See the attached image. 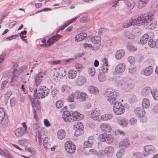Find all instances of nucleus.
<instances>
[{
	"label": "nucleus",
	"mask_w": 158,
	"mask_h": 158,
	"mask_svg": "<svg viewBox=\"0 0 158 158\" xmlns=\"http://www.w3.org/2000/svg\"><path fill=\"white\" fill-rule=\"evenodd\" d=\"M105 97L108 102L111 104L114 103L113 110L115 114L120 115L125 111V107L123 105L116 100L118 93L110 89H107L104 93Z\"/></svg>",
	"instance_id": "nucleus-1"
},
{
	"label": "nucleus",
	"mask_w": 158,
	"mask_h": 158,
	"mask_svg": "<svg viewBox=\"0 0 158 158\" xmlns=\"http://www.w3.org/2000/svg\"><path fill=\"white\" fill-rule=\"evenodd\" d=\"M153 16L152 13L140 14L138 15V20L140 21V24H145L146 29L152 30L156 27V22L153 19Z\"/></svg>",
	"instance_id": "nucleus-2"
},
{
	"label": "nucleus",
	"mask_w": 158,
	"mask_h": 158,
	"mask_svg": "<svg viewBox=\"0 0 158 158\" xmlns=\"http://www.w3.org/2000/svg\"><path fill=\"white\" fill-rule=\"evenodd\" d=\"M49 91L48 89L42 86L39 89L38 93H37V89H35L34 92V96L35 99L43 98L48 95Z\"/></svg>",
	"instance_id": "nucleus-3"
},
{
	"label": "nucleus",
	"mask_w": 158,
	"mask_h": 158,
	"mask_svg": "<svg viewBox=\"0 0 158 158\" xmlns=\"http://www.w3.org/2000/svg\"><path fill=\"white\" fill-rule=\"evenodd\" d=\"M118 84V86H121L123 89H129L133 87L134 84L133 81L130 79L127 80L121 81Z\"/></svg>",
	"instance_id": "nucleus-4"
},
{
	"label": "nucleus",
	"mask_w": 158,
	"mask_h": 158,
	"mask_svg": "<svg viewBox=\"0 0 158 158\" xmlns=\"http://www.w3.org/2000/svg\"><path fill=\"white\" fill-rule=\"evenodd\" d=\"M61 37V36L58 34L52 36L47 40L45 44V46L47 47L51 46L55 42L58 41Z\"/></svg>",
	"instance_id": "nucleus-5"
},
{
	"label": "nucleus",
	"mask_w": 158,
	"mask_h": 158,
	"mask_svg": "<svg viewBox=\"0 0 158 158\" xmlns=\"http://www.w3.org/2000/svg\"><path fill=\"white\" fill-rule=\"evenodd\" d=\"M64 148L67 152L70 154L74 153L76 149L75 145L72 143H70L68 142H67L65 143Z\"/></svg>",
	"instance_id": "nucleus-6"
},
{
	"label": "nucleus",
	"mask_w": 158,
	"mask_h": 158,
	"mask_svg": "<svg viewBox=\"0 0 158 158\" xmlns=\"http://www.w3.org/2000/svg\"><path fill=\"white\" fill-rule=\"evenodd\" d=\"M130 144V141L128 139L125 138L121 140L119 143L118 146L119 148L123 149L127 148Z\"/></svg>",
	"instance_id": "nucleus-7"
},
{
	"label": "nucleus",
	"mask_w": 158,
	"mask_h": 158,
	"mask_svg": "<svg viewBox=\"0 0 158 158\" xmlns=\"http://www.w3.org/2000/svg\"><path fill=\"white\" fill-rule=\"evenodd\" d=\"M70 112L71 113L72 119V122H73L76 120H80L84 118V116L83 115L80 114L77 112L71 111Z\"/></svg>",
	"instance_id": "nucleus-8"
},
{
	"label": "nucleus",
	"mask_w": 158,
	"mask_h": 158,
	"mask_svg": "<svg viewBox=\"0 0 158 158\" xmlns=\"http://www.w3.org/2000/svg\"><path fill=\"white\" fill-rule=\"evenodd\" d=\"M138 16L135 19H130L127 21L126 23L124 25V28H128L131 25H134L135 23L140 24V21L138 20Z\"/></svg>",
	"instance_id": "nucleus-9"
},
{
	"label": "nucleus",
	"mask_w": 158,
	"mask_h": 158,
	"mask_svg": "<svg viewBox=\"0 0 158 158\" xmlns=\"http://www.w3.org/2000/svg\"><path fill=\"white\" fill-rule=\"evenodd\" d=\"M44 73L40 72L34 76L35 83L38 86L42 81V78L44 77Z\"/></svg>",
	"instance_id": "nucleus-10"
},
{
	"label": "nucleus",
	"mask_w": 158,
	"mask_h": 158,
	"mask_svg": "<svg viewBox=\"0 0 158 158\" xmlns=\"http://www.w3.org/2000/svg\"><path fill=\"white\" fill-rule=\"evenodd\" d=\"M35 133L36 135L38 136L39 144L41 145L42 144L41 139L42 138V136L43 135H46L47 133L46 130L44 128H41L38 131H36Z\"/></svg>",
	"instance_id": "nucleus-11"
},
{
	"label": "nucleus",
	"mask_w": 158,
	"mask_h": 158,
	"mask_svg": "<svg viewBox=\"0 0 158 158\" xmlns=\"http://www.w3.org/2000/svg\"><path fill=\"white\" fill-rule=\"evenodd\" d=\"M126 69V65L124 63H121L118 64L115 67V72L118 74L123 73Z\"/></svg>",
	"instance_id": "nucleus-12"
},
{
	"label": "nucleus",
	"mask_w": 158,
	"mask_h": 158,
	"mask_svg": "<svg viewBox=\"0 0 158 158\" xmlns=\"http://www.w3.org/2000/svg\"><path fill=\"white\" fill-rule=\"evenodd\" d=\"M62 118L66 122L69 123L72 122V118L71 113L69 111H65L63 112Z\"/></svg>",
	"instance_id": "nucleus-13"
},
{
	"label": "nucleus",
	"mask_w": 158,
	"mask_h": 158,
	"mask_svg": "<svg viewBox=\"0 0 158 158\" xmlns=\"http://www.w3.org/2000/svg\"><path fill=\"white\" fill-rule=\"evenodd\" d=\"M104 151L106 155L108 157H110L113 155L114 150L112 146H109L105 148Z\"/></svg>",
	"instance_id": "nucleus-14"
},
{
	"label": "nucleus",
	"mask_w": 158,
	"mask_h": 158,
	"mask_svg": "<svg viewBox=\"0 0 158 158\" xmlns=\"http://www.w3.org/2000/svg\"><path fill=\"white\" fill-rule=\"evenodd\" d=\"M66 74V72L65 69L63 68L59 69L56 73H55L54 76L57 77L62 78L65 77Z\"/></svg>",
	"instance_id": "nucleus-15"
},
{
	"label": "nucleus",
	"mask_w": 158,
	"mask_h": 158,
	"mask_svg": "<svg viewBox=\"0 0 158 158\" xmlns=\"http://www.w3.org/2000/svg\"><path fill=\"white\" fill-rule=\"evenodd\" d=\"M134 112L135 115L138 117L142 118L145 115V110L141 107L136 108Z\"/></svg>",
	"instance_id": "nucleus-16"
},
{
	"label": "nucleus",
	"mask_w": 158,
	"mask_h": 158,
	"mask_svg": "<svg viewBox=\"0 0 158 158\" xmlns=\"http://www.w3.org/2000/svg\"><path fill=\"white\" fill-rule=\"evenodd\" d=\"M100 110L96 108L91 113L90 117L94 120H98L99 119V115Z\"/></svg>",
	"instance_id": "nucleus-17"
},
{
	"label": "nucleus",
	"mask_w": 158,
	"mask_h": 158,
	"mask_svg": "<svg viewBox=\"0 0 158 158\" xmlns=\"http://www.w3.org/2000/svg\"><path fill=\"white\" fill-rule=\"evenodd\" d=\"M86 77L82 75H79L77 79L76 84L78 86H81L86 82Z\"/></svg>",
	"instance_id": "nucleus-18"
},
{
	"label": "nucleus",
	"mask_w": 158,
	"mask_h": 158,
	"mask_svg": "<svg viewBox=\"0 0 158 158\" xmlns=\"http://www.w3.org/2000/svg\"><path fill=\"white\" fill-rule=\"evenodd\" d=\"M153 70V67L152 66H149L143 70L141 71V73L146 76H149L152 74Z\"/></svg>",
	"instance_id": "nucleus-19"
},
{
	"label": "nucleus",
	"mask_w": 158,
	"mask_h": 158,
	"mask_svg": "<svg viewBox=\"0 0 158 158\" xmlns=\"http://www.w3.org/2000/svg\"><path fill=\"white\" fill-rule=\"evenodd\" d=\"M144 149L145 152L149 154L154 153L156 152L155 148L152 145H148L145 146Z\"/></svg>",
	"instance_id": "nucleus-20"
},
{
	"label": "nucleus",
	"mask_w": 158,
	"mask_h": 158,
	"mask_svg": "<svg viewBox=\"0 0 158 158\" xmlns=\"http://www.w3.org/2000/svg\"><path fill=\"white\" fill-rule=\"evenodd\" d=\"M100 127L102 130L105 132H109L111 130V127L109 124L102 123Z\"/></svg>",
	"instance_id": "nucleus-21"
},
{
	"label": "nucleus",
	"mask_w": 158,
	"mask_h": 158,
	"mask_svg": "<svg viewBox=\"0 0 158 158\" xmlns=\"http://www.w3.org/2000/svg\"><path fill=\"white\" fill-rule=\"evenodd\" d=\"M61 92L64 94H68L71 91V88L69 86L64 85L62 86L61 88Z\"/></svg>",
	"instance_id": "nucleus-22"
},
{
	"label": "nucleus",
	"mask_w": 158,
	"mask_h": 158,
	"mask_svg": "<svg viewBox=\"0 0 158 158\" xmlns=\"http://www.w3.org/2000/svg\"><path fill=\"white\" fill-rule=\"evenodd\" d=\"M142 108L148 109L150 106V102L149 100L147 98H144L143 99L142 102Z\"/></svg>",
	"instance_id": "nucleus-23"
},
{
	"label": "nucleus",
	"mask_w": 158,
	"mask_h": 158,
	"mask_svg": "<svg viewBox=\"0 0 158 158\" xmlns=\"http://www.w3.org/2000/svg\"><path fill=\"white\" fill-rule=\"evenodd\" d=\"M125 52L123 49L118 50L115 54V57L117 60L121 59L125 55Z\"/></svg>",
	"instance_id": "nucleus-24"
},
{
	"label": "nucleus",
	"mask_w": 158,
	"mask_h": 158,
	"mask_svg": "<svg viewBox=\"0 0 158 158\" xmlns=\"http://www.w3.org/2000/svg\"><path fill=\"white\" fill-rule=\"evenodd\" d=\"M25 129H22V127H19L16 129L15 131V133L16 136L20 137L23 135L26 132Z\"/></svg>",
	"instance_id": "nucleus-25"
},
{
	"label": "nucleus",
	"mask_w": 158,
	"mask_h": 158,
	"mask_svg": "<svg viewBox=\"0 0 158 158\" xmlns=\"http://www.w3.org/2000/svg\"><path fill=\"white\" fill-rule=\"evenodd\" d=\"M77 74V72L74 69H71L69 70L68 73V77L70 79L75 78Z\"/></svg>",
	"instance_id": "nucleus-26"
},
{
	"label": "nucleus",
	"mask_w": 158,
	"mask_h": 158,
	"mask_svg": "<svg viewBox=\"0 0 158 158\" xmlns=\"http://www.w3.org/2000/svg\"><path fill=\"white\" fill-rule=\"evenodd\" d=\"M87 36V34L85 33H80L76 36L75 40L77 42L80 41L84 40Z\"/></svg>",
	"instance_id": "nucleus-27"
},
{
	"label": "nucleus",
	"mask_w": 158,
	"mask_h": 158,
	"mask_svg": "<svg viewBox=\"0 0 158 158\" xmlns=\"http://www.w3.org/2000/svg\"><path fill=\"white\" fill-rule=\"evenodd\" d=\"M57 137L60 139H64L66 135V132L63 129H60L58 130L57 132Z\"/></svg>",
	"instance_id": "nucleus-28"
},
{
	"label": "nucleus",
	"mask_w": 158,
	"mask_h": 158,
	"mask_svg": "<svg viewBox=\"0 0 158 158\" xmlns=\"http://www.w3.org/2000/svg\"><path fill=\"white\" fill-rule=\"evenodd\" d=\"M126 48L129 51L132 52L137 50V48L130 42H128L126 44Z\"/></svg>",
	"instance_id": "nucleus-29"
},
{
	"label": "nucleus",
	"mask_w": 158,
	"mask_h": 158,
	"mask_svg": "<svg viewBox=\"0 0 158 158\" xmlns=\"http://www.w3.org/2000/svg\"><path fill=\"white\" fill-rule=\"evenodd\" d=\"M152 90L149 87H146L144 88L142 91V94L144 96L147 97L151 94Z\"/></svg>",
	"instance_id": "nucleus-30"
},
{
	"label": "nucleus",
	"mask_w": 158,
	"mask_h": 158,
	"mask_svg": "<svg viewBox=\"0 0 158 158\" xmlns=\"http://www.w3.org/2000/svg\"><path fill=\"white\" fill-rule=\"evenodd\" d=\"M77 18V17H76L67 21L65 24H63L60 27V29L61 30H64L66 27L73 23L74 21Z\"/></svg>",
	"instance_id": "nucleus-31"
},
{
	"label": "nucleus",
	"mask_w": 158,
	"mask_h": 158,
	"mask_svg": "<svg viewBox=\"0 0 158 158\" xmlns=\"http://www.w3.org/2000/svg\"><path fill=\"white\" fill-rule=\"evenodd\" d=\"M125 3L128 6V8L129 10H132L135 6L134 2L131 0H126Z\"/></svg>",
	"instance_id": "nucleus-32"
},
{
	"label": "nucleus",
	"mask_w": 158,
	"mask_h": 158,
	"mask_svg": "<svg viewBox=\"0 0 158 158\" xmlns=\"http://www.w3.org/2000/svg\"><path fill=\"white\" fill-rule=\"evenodd\" d=\"M113 116L112 114H106L102 115L101 116V119L102 120L108 121L111 119Z\"/></svg>",
	"instance_id": "nucleus-33"
},
{
	"label": "nucleus",
	"mask_w": 158,
	"mask_h": 158,
	"mask_svg": "<svg viewBox=\"0 0 158 158\" xmlns=\"http://www.w3.org/2000/svg\"><path fill=\"white\" fill-rule=\"evenodd\" d=\"M88 89L90 93L95 95L98 94L99 92L98 89L93 86H89Z\"/></svg>",
	"instance_id": "nucleus-34"
},
{
	"label": "nucleus",
	"mask_w": 158,
	"mask_h": 158,
	"mask_svg": "<svg viewBox=\"0 0 158 158\" xmlns=\"http://www.w3.org/2000/svg\"><path fill=\"white\" fill-rule=\"evenodd\" d=\"M149 35L148 34H144L140 38V44H144L147 43V42L149 39Z\"/></svg>",
	"instance_id": "nucleus-35"
},
{
	"label": "nucleus",
	"mask_w": 158,
	"mask_h": 158,
	"mask_svg": "<svg viewBox=\"0 0 158 158\" xmlns=\"http://www.w3.org/2000/svg\"><path fill=\"white\" fill-rule=\"evenodd\" d=\"M124 36L130 39H133L135 37V35L131 32L126 31L124 33Z\"/></svg>",
	"instance_id": "nucleus-36"
},
{
	"label": "nucleus",
	"mask_w": 158,
	"mask_h": 158,
	"mask_svg": "<svg viewBox=\"0 0 158 158\" xmlns=\"http://www.w3.org/2000/svg\"><path fill=\"white\" fill-rule=\"evenodd\" d=\"M17 72V70L16 69H14V70L13 72L12 76L10 77L9 78L11 79V85H13V82L15 81H16L18 77L17 75H15V73L16 72Z\"/></svg>",
	"instance_id": "nucleus-37"
},
{
	"label": "nucleus",
	"mask_w": 158,
	"mask_h": 158,
	"mask_svg": "<svg viewBox=\"0 0 158 158\" xmlns=\"http://www.w3.org/2000/svg\"><path fill=\"white\" fill-rule=\"evenodd\" d=\"M118 123L123 127H127L128 124L127 121L124 119H118Z\"/></svg>",
	"instance_id": "nucleus-38"
},
{
	"label": "nucleus",
	"mask_w": 158,
	"mask_h": 158,
	"mask_svg": "<svg viewBox=\"0 0 158 158\" xmlns=\"http://www.w3.org/2000/svg\"><path fill=\"white\" fill-rule=\"evenodd\" d=\"M101 40V38L100 36H97L93 37L91 40L92 43L96 44L99 43Z\"/></svg>",
	"instance_id": "nucleus-39"
},
{
	"label": "nucleus",
	"mask_w": 158,
	"mask_h": 158,
	"mask_svg": "<svg viewBox=\"0 0 158 158\" xmlns=\"http://www.w3.org/2000/svg\"><path fill=\"white\" fill-rule=\"evenodd\" d=\"M75 127L77 129H80L83 130V126L82 124L80 122H77L75 123L74 125Z\"/></svg>",
	"instance_id": "nucleus-40"
},
{
	"label": "nucleus",
	"mask_w": 158,
	"mask_h": 158,
	"mask_svg": "<svg viewBox=\"0 0 158 158\" xmlns=\"http://www.w3.org/2000/svg\"><path fill=\"white\" fill-rule=\"evenodd\" d=\"M144 2L141 0H139L137 3L138 8L139 9H141L144 7L147 4V3Z\"/></svg>",
	"instance_id": "nucleus-41"
},
{
	"label": "nucleus",
	"mask_w": 158,
	"mask_h": 158,
	"mask_svg": "<svg viewBox=\"0 0 158 158\" xmlns=\"http://www.w3.org/2000/svg\"><path fill=\"white\" fill-rule=\"evenodd\" d=\"M113 141V138L112 136L110 134H106L105 141L108 144H110Z\"/></svg>",
	"instance_id": "nucleus-42"
},
{
	"label": "nucleus",
	"mask_w": 158,
	"mask_h": 158,
	"mask_svg": "<svg viewBox=\"0 0 158 158\" xmlns=\"http://www.w3.org/2000/svg\"><path fill=\"white\" fill-rule=\"evenodd\" d=\"M154 99L156 100H158V91L152 89L151 94Z\"/></svg>",
	"instance_id": "nucleus-43"
},
{
	"label": "nucleus",
	"mask_w": 158,
	"mask_h": 158,
	"mask_svg": "<svg viewBox=\"0 0 158 158\" xmlns=\"http://www.w3.org/2000/svg\"><path fill=\"white\" fill-rule=\"evenodd\" d=\"M5 114V112L0 107V123H1L4 120Z\"/></svg>",
	"instance_id": "nucleus-44"
},
{
	"label": "nucleus",
	"mask_w": 158,
	"mask_h": 158,
	"mask_svg": "<svg viewBox=\"0 0 158 158\" xmlns=\"http://www.w3.org/2000/svg\"><path fill=\"white\" fill-rule=\"evenodd\" d=\"M93 143L91 141L87 140L84 143V147L85 148H92L93 146Z\"/></svg>",
	"instance_id": "nucleus-45"
},
{
	"label": "nucleus",
	"mask_w": 158,
	"mask_h": 158,
	"mask_svg": "<svg viewBox=\"0 0 158 158\" xmlns=\"http://www.w3.org/2000/svg\"><path fill=\"white\" fill-rule=\"evenodd\" d=\"M124 153V150L121 149L116 153V155L117 158H121Z\"/></svg>",
	"instance_id": "nucleus-46"
},
{
	"label": "nucleus",
	"mask_w": 158,
	"mask_h": 158,
	"mask_svg": "<svg viewBox=\"0 0 158 158\" xmlns=\"http://www.w3.org/2000/svg\"><path fill=\"white\" fill-rule=\"evenodd\" d=\"M97 156L99 158H103L106 155L104 150H100L97 152Z\"/></svg>",
	"instance_id": "nucleus-47"
},
{
	"label": "nucleus",
	"mask_w": 158,
	"mask_h": 158,
	"mask_svg": "<svg viewBox=\"0 0 158 158\" xmlns=\"http://www.w3.org/2000/svg\"><path fill=\"white\" fill-rule=\"evenodd\" d=\"M81 92L79 90H76L74 93H72L75 99H78L80 98Z\"/></svg>",
	"instance_id": "nucleus-48"
},
{
	"label": "nucleus",
	"mask_w": 158,
	"mask_h": 158,
	"mask_svg": "<svg viewBox=\"0 0 158 158\" xmlns=\"http://www.w3.org/2000/svg\"><path fill=\"white\" fill-rule=\"evenodd\" d=\"M80 98L81 101L82 102L85 101L87 97L86 94L84 92H82L81 93Z\"/></svg>",
	"instance_id": "nucleus-49"
},
{
	"label": "nucleus",
	"mask_w": 158,
	"mask_h": 158,
	"mask_svg": "<svg viewBox=\"0 0 158 158\" xmlns=\"http://www.w3.org/2000/svg\"><path fill=\"white\" fill-rule=\"evenodd\" d=\"M128 61L131 64H133L135 62V59L133 56H130L127 58Z\"/></svg>",
	"instance_id": "nucleus-50"
},
{
	"label": "nucleus",
	"mask_w": 158,
	"mask_h": 158,
	"mask_svg": "<svg viewBox=\"0 0 158 158\" xmlns=\"http://www.w3.org/2000/svg\"><path fill=\"white\" fill-rule=\"evenodd\" d=\"M95 68L94 67H91L89 69L88 72L90 76H93L95 73Z\"/></svg>",
	"instance_id": "nucleus-51"
},
{
	"label": "nucleus",
	"mask_w": 158,
	"mask_h": 158,
	"mask_svg": "<svg viewBox=\"0 0 158 158\" xmlns=\"http://www.w3.org/2000/svg\"><path fill=\"white\" fill-rule=\"evenodd\" d=\"M108 67V65H102V66L101 67V69H100V70H101L102 72L104 74H105V73H106L108 72L109 70Z\"/></svg>",
	"instance_id": "nucleus-52"
},
{
	"label": "nucleus",
	"mask_w": 158,
	"mask_h": 158,
	"mask_svg": "<svg viewBox=\"0 0 158 158\" xmlns=\"http://www.w3.org/2000/svg\"><path fill=\"white\" fill-rule=\"evenodd\" d=\"M148 44L151 48H154L156 45V42H155L152 39H150L148 42Z\"/></svg>",
	"instance_id": "nucleus-53"
},
{
	"label": "nucleus",
	"mask_w": 158,
	"mask_h": 158,
	"mask_svg": "<svg viewBox=\"0 0 158 158\" xmlns=\"http://www.w3.org/2000/svg\"><path fill=\"white\" fill-rule=\"evenodd\" d=\"M75 68L78 71H81L83 68V66L81 64L79 63H77L75 65Z\"/></svg>",
	"instance_id": "nucleus-54"
},
{
	"label": "nucleus",
	"mask_w": 158,
	"mask_h": 158,
	"mask_svg": "<svg viewBox=\"0 0 158 158\" xmlns=\"http://www.w3.org/2000/svg\"><path fill=\"white\" fill-rule=\"evenodd\" d=\"M37 101L36 102V103L34 102L32 103V105L33 107L35 108L37 110H39L40 109V105L38 102V100H37Z\"/></svg>",
	"instance_id": "nucleus-55"
},
{
	"label": "nucleus",
	"mask_w": 158,
	"mask_h": 158,
	"mask_svg": "<svg viewBox=\"0 0 158 158\" xmlns=\"http://www.w3.org/2000/svg\"><path fill=\"white\" fill-rule=\"evenodd\" d=\"M74 97L73 93L69 95L68 98V101L70 102H73L74 101Z\"/></svg>",
	"instance_id": "nucleus-56"
},
{
	"label": "nucleus",
	"mask_w": 158,
	"mask_h": 158,
	"mask_svg": "<svg viewBox=\"0 0 158 158\" xmlns=\"http://www.w3.org/2000/svg\"><path fill=\"white\" fill-rule=\"evenodd\" d=\"M63 104V102L62 100H59L56 103V106L58 108H60Z\"/></svg>",
	"instance_id": "nucleus-57"
},
{
	"label": "nucleus",
	"mask_w": 158,
	"mask_h": 158,
	"mask_svg": "<svg viewBox=\"0 0 158 158\" xmlns=\"http://www.w3.org/2000/svg\"><path fill=\"white\" fill-rule=\"evenodd\" d=\"M25 150L31 153L32 154H34L35 153V149L33 148H30L28 147L25 148Z\"/></svg>",
	"instance_id": "nucleus-58"
},
{
	"label": "nucleus",
	"mask_w": 158,
	"mask_h": 158,
	"mask_svg": "<svg viewBox=\"0 0 158 158\" xmlns=\"http://www.w3.org/2000/svg\"><path fill=\"white\" fill-rule=\"evenodd\" d=\"M106 135V134H105V133L101 134L99 135L100 139L102 142H104L105 141Z\"/></svg>",
	"instance_id": "nucleus-59"
},
{
	"label": "nucleus",
	"mask_w": 158,
	"mask_h": 158,
	"mask_svg": "<svg viewBox=\"0 0 158 158\" xmlns=\"http://www.w3.org/2000/svg\"><path fill=\"white\" fill-rule=\"evenodd\" d=\"M106 77L104 74L100 75L98 76V80L100 81H103L106 79Z\"/></svg>",
	"instance_id": "nucleus-60"
},
{
	"label": "nucleus",
	"mask_w": 158,
	"mask_h": 158,
	"mask_svg": "<svg viewBox=\"0 0 158 158\" xmlns=\"http://www.w3.org/2000/svg\"><path fill=\"white\" fill-rule=\"evenodd\" d=\"M2 155L3 156H5L9 158H11L12 157L11 155L10 154L9 152L7 151H3V153Z\"/></svg>",
	"instance_id": "nucleus-61"
},
{
	"label": "nucleus",
	"mask_w": 158,
	"mask_h": 158,
	"mask_svg": "<svg viewBox=\"0 0 158 158\" xmlns=\"http://www.w3.org/2000/svg\"><path fill=\"white\" fill-rule=\"evenodd\" d=\"M82 130L76 129L74 133V135L77 136H78L82 134Z\"/></svg>",
	"instance_id": "nucleus-62"
},
{
	"label": "nucleus",
	"mask_w": 158,
	"mask_h": 158,
	"mask_svg": "<svg viewBox=\"0 0 158 158\" xmlns=\"http://www.w3.org/2000/svg\"><path fill=\"white\" fill-rule=\"evenodd\" d=\"M89 20V19L87 16L83 17L81 18L80 20V21L82 23H85L87 22Z\"/></svg>",
	"instance_id": "nucleus-63"
},
{
	"label": "nucleus",
	"mask_w": 158,
	"mask_h": 158,
	"mask_svg": "<svg viewBox=\"0 0 158 158\" xmlns=\"http://www.w3.org/2000/svg\"><path fill=\"white\" fill-rule=\"evenodd\" d=\"M137 122V120L134 118H132L130 120V123L132 125L136 124Z\"/></svg>",
	"instance_id": "nucleus-64"
}]
</instances>
